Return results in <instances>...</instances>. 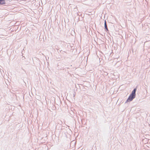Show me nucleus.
<instances>
[{
    "mask_svg": "<svg viewBox=\"0 0 150 150\" xmlns=\"http://www.w3.org/2000/svg\"><path fill=\"white\" fill-rule=\"evenodd\" d=\"M74 97L75 96V94H74Z\"/></svg>",
    "mask_w": 150,
    "mask_h": 150,
    "instance_id": "0eeeda50",
    "label": "nucleus"
},
{
    "mask_svg": "<svg viewBox=\"0 0 150 150\" xmlns=\"http://www.w3.org/2000/svg\"><path fill=\"white\" fill-rule=\"evenodd\" d=\"M105 24H107V23H106V20L105 21L104 25H105Z\"/></svg>",
    "mask_w": 150,
    "mask_h": 150,
    "instance_id": "39448f33",
    "label": "nucleus"
},
{
    "mask_svg": "<svg viewBox=\"0 0 150 150\" xmlns=\"http://www.w3.org/2000/svg\"><path fill=\"white\" fill-rule=\"evenodd\" d=\"M129 39L132 40V41L130 42H133L132 41L133 40H135V38L133 36H131L129 37Z\"/></svg>",
    "mask_w": 150,
    "mask_h": 150,
    "instance_id": "20e7f679",
    "label": "nucleus"
},
{
    "mask_svg": "<svg viewBox=\"0 0 150 150\" xmlns=\"http://www.w3.org/2000/svg\"><path fill=\"white\" fill-rule=\"evenodd\" d=\"M6 3L5 0H0V5L6 4Z\"/></svg>",
    "mask_w": 150,
    "mask_h": 150,
    "instance_id": "f03ea898",
    "label": "nucleus"
},
{
    "mask_svg": "<svg viewBox=\"0 0 150 150\" xmlns=\"http://www.w3.org/2000/svg\"><path fill=\"white\" fill-rule=\"evenodd\" d=\"M2 98V97H1V98H0V100L1 99V98Z\"/></svg>",
    "mask_w": 150,
    "mask_h": 150,
    "instance_id": "6e6552de",
    "label": "nucleus"
},
{
    "mask_svg": "<svg viewBox=\"0 0 150 150\" xmlns=\"http://www.w3.org/2000/svg\"><path fill=\"white\" fill-rule=\"evenodd\" d=\"M137 87L135 88L132 91L128 99L126 101L125 103L132 101L135 98L136 96V92L137 90Z\"/></svg>",
    "mask_w": 150,
    "mask_h": 150,
    "instance_id": "f257e3e1",
    "label": "nucleus"
},
{
    "mask_svg": "<svg viewBox=\"0 0 150 150\" xmlns=\"http://www.w3.org/2000/svg\"><path fill=\"white\" fill-rule=\"evenodd\" d=\"M104 28L105 30L107 32L108 31H109L108 27H107V24H105V25H104Z\"/></svg>",
    "mask_w": 150,
    "mask_h": 150,
    "instance_id": "7ed1b4c3",
    "label": "nucleus"
},
{
    "mask_svg": "<svg viewBox=\"0 0 150 150\" xmlns=\"http://www.w3.org/2000/svg\"><path fill=\"white\" fill-rule=\"evenodd\" d=\"M108 73H106H106H105V75H108Z\"/></svg>",
    "mask_w": 150,
    "mask_h": 150,
    "instance_id": "423d86ee",
    "label": "nucleus"
}]
</instances>
